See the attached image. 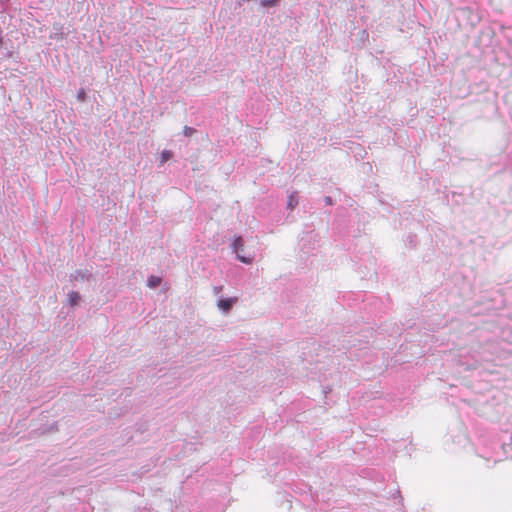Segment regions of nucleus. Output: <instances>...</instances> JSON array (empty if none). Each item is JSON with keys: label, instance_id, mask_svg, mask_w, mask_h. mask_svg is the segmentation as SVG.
Masks as SVG:
<instances>
[{"label": "nucleus", "instance_id": "f257e3e1", "mask_svg": "<svg viewBox=\"0 0 512 512\" xmlns=\"http://www.w3.org/2000/svg\"><path fill=\"white\" fill-rule=\"evenodd\" d=\"M243 247V239L241 236H234L231 240V248L234 253L237 254V259L245 264L252 263L251 257H245L243 255L238 254L239 250H241Z\"/></svg>", "mask_w": 512, "mask_h": 512}, {"label": "nucleus", "instance_id": "f03ea898", "mask_svg": "<svg viewBox=\"0 0 512 512\" xmlns=\"http://www.w3.org/2000/svg\"><path fill=\"white\" fill-rule=\"evenodd\" d=\"M237 302V297H231V298H223L220 297L217 302L216 306L222 313H228L232 306Z\"/></svg>", "mask_w": 512, "mask_h": 512}, {"label": "nucleus", "instance_id": "7ed1b4c3", "mask_svg": "<svg viewBox=\"0 0 512 512\" xmlns=\"http://www.w3.org/2000/svg\"><path fill=\"white\" fill-rule=\"evenodd\" d=\"M89 277H90V272L82 271V270H76L75 272H73L70 275L71 281H74V282H81V281L88 279Z\"/></svg>", "mask_w": 512, "mask_h": 512}, {"label": "nucleus", "instance_id": "20e7f679", "mask_svg": "<svg viewBox=\"0 0 512 512\" xmlns=\"http://www.w3.org/2000/svg\"><path fill=\"white\" fill-rule=\"evenodd\" d=\"M80 294L76 291H70L67 295V303L70 305V306H75L78 304V302L80 301Z\"/></svg>", "mask_w": 512, "mask_h": 512}, {"label": "nucleus", "instance_id": "39448f33", "mask_svg": "<svg viewBox=\"0 0 512 512\" xmlns=\"http://www.w3.org/2000/svg\"><path fill=\"white\" fill-rule=\"evenodd\" d=\"M161 283V278L159 276L151 275L147 279V286L149 288H155L159 286Z\"/></svg>", "mask_w": 512, "mask_h": 512}, {"label": "nucleus", "instance_id": "423d86ee", "mask_svg": "<svg viewBox=\"0 0 512 512\" xmlns=\"http://www.w3.org/2000/svg\"><path fill=\"white\" fill-rule=\"evenodd\" d=\"M298 204V197L296 193H291L288 196L287 206L293 209Z\"/></svg>", "mask_w": 512, "mask_h": 512}, {"label": "nucleus", "instance_id": "0eeeda50", "mask_svg": "<svg viewBox=\"0 0 512 512\" xmlns=\"http://www.w3.org/2000/svg\"><path fill=\"white\" fill-rule=\"evenodd\" d=\"M172 158V152L170 150H163L160 155V165Z\"/></svg>", "mask_w": 512, "mask_h": 512}, {"label": "nucleus", "instance_id": "6e6552de", "mask_svg": "<svg viewBox=\"0 0 512 512\" xmlns=\"http://www.w3.org/2000/svg\"><path fill=\"white\" fill-rule=\"evenodd\" d=\"M279 0H262L261 5L263 7L267 6H276L278 4Z\"/></svg>", "mask_w": 512, "mask_h": 512}, {"label": "nucleus", "instance_id": "1a4fd4ad", "mask_svg": "<svg viewBox=\"0 0 512 512\" xmlns=\"http://www.w3.org/2000/svg\"><path fill=\"white\" fill-rule=\"evenodd\" d=\"M195 132V129L189 126H185L183 128V135L184 136H191Z\"/></svg>", "mask_w": 512, "mask_h": 512}, {"label": "nucleus", "instance_id": "9d476101", "mask_svg": "<svg viewBox=\"0 0 512 512\" xmlns=\"http://www.w3.org/2000/svg\"><path fill=\"white\" fill-rule=\"evenodd\" d=\"M84 96H85V93L82 89L80 91H78V93H77L78 100H84Z\"/></svg>", "mask_w": 512, "mask_h": 512}, {"label": "nucleus", "instance_id": "9b49d317", "mask_svg": "<svg viewBox=\"0 0 512 512\" xmlns=\"http://www.w3.org/2000/svg\"><path fill=\"white\" fill-rule=\"evenodd\" d=\"M221 289L222 288L220 286L219 287L216 286V287H214V292L219 293L221 291Z\"/></svg>", "mask_w": 512, "mask_h": 512}]
</instances>
